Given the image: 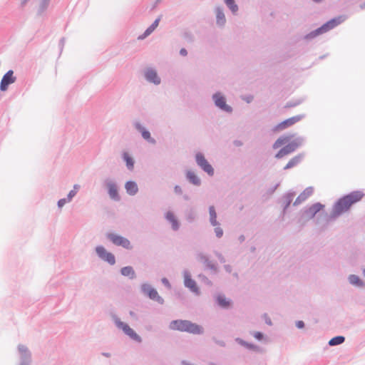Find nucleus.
I'll return each instance as SVG.
<instances>
[{"label": "nucleus", "instance_id": "obj_44", "mask_svg": "<svg viewBox=\"0 0 365 365\" xmlns=\"http://www.w3.org/2000/svg\"><path fill=\"white\" fill-rule=\"evenodd\" d=\"M214 254L221 263H225V257L222 255V253L215 251Z\"/></svg>", "mask_w": 365, "mask_h": 365}, {"label": "nucleus", "instance_id": "obj_6", "mask_svg": "<svg viewBox=\"0 0 365 365\" xmlns=\"http://www.w3.org/2000/svg\"><path fill=\"white\" fill-rule=\"evenodd\" d=\"M106 237L115 246L121 247L128 250H131L133 249L130 241L125 237L114 232H108L106 234Z\"/></svg>", "mask_w": 365, "mask_h": 365}, {"label": "nucleus", "instance_id": "obj_39", "mask_svg": "<svg viewBox=\"0 0 365 365\" xmlns=\"http://www.w3.org/2000/svg\"><path fill=\"white\" fill-rule=\"evenodd\" d=\"M133 128L140 134L146 130V128L138 120H135L132 123Z\"/></svg>", "mask_w": 365, "mask_h": 365}, {"label": "nucleus", "instance_id": "obj_50", "mask_svg": "<svg viewBox=\"0 0 365 365\" xmlns=\"http://www.w3.org/2000/svg\"><path fill=\"white\" fill-rule=\"evenodd\" d=\"M199 277L200 278H202V279L208 284H211V282L207 279V277H206L205 276L202 275V274H200L199 275Z\"/></svg>", "mask_w": 365, "mask_h": 365}, {"label": "nucleus", "instance_id": "obj_27", "mask_svg": "<svg viewBox=\"0 0 365 365\" xmlns=\"http://www.w3.org/2000/svg\"><path fill=\"white\" fill-rule=\"evenodd\" d=\"M294 196H295L294 192H289L282 197V205H283V213H284L286 212V210L292 203Z\"/></svg>", "mask_w": 365, "mask_h": 365}, {"label": "nucleus", "instance_id": "obj_7", "mask_svg": "<svg viewBox=\"0 0 365 365\" xmlns=\"http://www.w3.org/2000/svg\"><path fill=\"white\" fill-rule=\"evenodd\" d=\"M103 187L106 189L109 197L115 201L120 200V196L118 193V185L116 181L111 178H107L103 180Z\"/></svg>", "mask_w": 365, "mask_h": 365}, {"label": "nucleus", "instance_id": "obj_41", "mask_svg": "<svg viewBox=\"0 0 365 365\" xmlns=\"http://www.w3.org/2000/svg\"><path fill=\"white\" fill-rule=\"evenodd\" d=\"M250 334L258 341L267 340V337L260 331H250Z\"/></svg>", "mask_w": 365, "mask_h": 365}, {"label": "nucleus", "instance_id": "obj_24", "mask_svg": "<svg viewBox=\"0 0 365 365\" xmlns=\"http://www.w3.org/2000/svg\"><path fill=\"white\" fill-rule=\"evenodd\" d=\"M125 189L128 195L134 196L138 192V186L136 182L133 180L127 181L125 183Z\"/></svg>", "mask_w": 365, "mask_h": 365}, {"label": "nucleus", "instance_id": "obj_12", "mask_svg": "<svg viewBox=\"0 0 365 365\" xmlns=\"http://www.w3.org/2000/svg\"><path fill=\"white\" fill-rule=\"evenodd\" d=\"M195 162L197 165L209 176H213L215 173L214 168L206 160L204 154L198 152L195 156Z\"/></svg>", "mask_w": 365, "mask_h": 365}, {"label": "nucleus", "instance_id": "obj_58", "mask_svg": "<svg viewBox=\"0 0 365 365\" xmlns=\"http://www.w3.org/2000/svg\"><path fill=\"white\" fill-rule=\"evenodd\" d=\"M312 1L315 2V3H321L324 0H312Z\"/></svg>", "mask_w": 365, "mask_h": 365}, {"label": "nucleus", "instance_id": "obj_57", "mask_svg": "<svg viewBox=\"0 0 365 365\" xmlns=\"http://www.w3.org/2000/svg\"><path fill=\"white\" fill-rule=\"evenodd\" d=\"M252 97H248V98L246 99V101H247V103H250V102L252 101Z\"/></svg>", "mask_w": 365, "mask_h": 365}, {"label": "nucleus", "instance_id": "obj_20", "mask_svg": "<svg viewBox=\"0 0 365 365\" xmlns=\"http://www.w3.org/2000/svg\"><path fill=\"white\" fill-rule=\"evenodd\" d=\"M347 281L349 284L352 287L358 289L365 288V281H364L356 274H351L348 275Z\"/></svg>", "mask_w": 365, "mask_h": 365}, {"label": "nucleus", "instance_id": "obj_61", "mask_svg": "<svg viewBox=\"0 0 365 365\" xmlns=\"http://www.w3.org/2000/svg\"><path fill=\"white\" fill-rule=\"evenodd\" d=\"M298 104H299V103H293V104H292V103H290V104L289 105V106H297V105H298Z\"/></svg>", "mask_w": 365, "mask_h": 365}, {"label": "nucleus", "instance_id": "obj_29", "mask_svg": "<svg viewBox=\"0 0 365 365\" xmlns=\"http://www.w3.org/2000/svg\"><path fill=\"white\" fill-rule=\"evenodd\" d=\"M209 210V222L212 226L220 225V222L217 220V212L213 205H210L208 208Z\"/></svg>", "mask_w": 365, "mask_h": 365}, {"label": "nucleus", "instance_id": "obj_8", "mask_svg": "<svg viewBox=\"0 0 365 365\" xmlns=\"http://www.w3.org/2000/svg\"><path fill=\"white\" fill-rule=\"evenodd\" d=\"M140 292L150 299L158 302L160 304H164V299L158 294L157 290L148 283H143L140 285Z\"/></svg>", "mask_w": 365, "mask_h": 365}, {"label": "nucleus", "instance_id": "obj_28", "mask_svg": "<svg viewBox=\"0 0 365 365\" xmlns=\"http://www.w3.org/2000/svg\"><path fill=\"white\" fill-rule=\"evenodd\" d=\"M120 274L124 276L128 277L130 279H133L136 277L135 272L133 267L126 266L123 267L120 270Z\"/></svg>", "mask_w": 365, "mask_h": 365}, {"label": "nucleus", "instance_id": "obj_42", "mask_svg": "<svg viewBox=\"0 0 365 365\" xmlns=\"http://www.w3.org/2000/svg\"><path fill=\"white\" fill-rule=\"evenodd\" d=\"M213 227H215L214 232H215V236L217 238H221L223 236L224 232H223V230L221 228L220 225L213 226Z\"/></svg>", "mask_w": 365, "mask_h": 365}, {"label": "nucleus", "instance_id": "obj_37", "mask_svg": "<svg viewBox=\"0 0 365 365\" xmlns=\"http://www.w3.org/2000/svg\"><path fill=\"white\" fill-rule=\"evenodd\" d=\"M289 140V137H280L274 143L273 148L277 149L282 146V145L286 144Z\"/></svg>", "mask_w": 365, "mask_h": 365}, {"label": "nucleus", "instance_id": "obj_23", "mask_svg": "<svg viewBox=\"0 0 365 365\" xmlns=\"http://www.w3.org/2000/svg\"><path fill=\"white\" fill-rule=\"evenodd\" d=\"M314 188L312 187H307L295 200L294 205H298L305 201L309 196L313 194Z\"/></svg>", "mask_w": 365, "mask_h": 365}, {"label": "nucleus", "instance_id": "obj_11", "mask_svg": "<svg viewBox=\"0 0 365 365\" xmlns=\"http://www.w3.org/2000/svg\"><path fill=\"white\" fill-rule=\"evenodd\" d=\"M97 256L103 262H107L110 265H114L116 262L115 257L108 252L103 245H98L95 248Z\"/></svg>", "mask_w": 365, "mask_h": 365}, {"label": "nucleus", "instance_id": "obj_5", "mask_svg": "<svg viewBox=\"0 0 365 365\" xmlns=\"http://www.w3.org/2000/svg\"><path fill=\"white\" fill-rule=\"evenodd\" d=\"M111 317L115 327L122 330L125 335L136 342L140 343L142 341V338L128 324L123 322L117 315L113 314Z\"/></svg>", "mask_w": 365, "mask_h": 365}, {"label": "nucleus", "instance_id": "obj_10", "mask_svg": "<svg viewBox=\"0 0 365 365\" xmlns=\"http://www.w3.org/2000/svg\"><path fill=\"white\" fill-rule=\"evenodd\" d=\"M324 207V205L320 202H316L310 207L304 208L301 211L300 221L306 222L312 219Z\"/></svg>", "mask_w": 365, "mask_h": 365}, {"label": "nucleus", "instance_id": "obj_36", "mask_svg": "<svg viewBox=\"0 0 365 365\" xmlns=\"http://www.w3.org/2000/svg\"><path fill=\"white\" fill-rule=\"evenodd\" d=\"M197 217L195 211L191 208L186 211L185 219L188 222H192L195 220Z\"/></svg>", "mask_w": 365, "mask_h": 365}, {"label": "nucleus", "instance_id": "obj_13", "mask_svg": "<svg viewBox=\"0 0 365 365\" xmlns=\"http://www.w3.org/2000/svg\"><path fill=\"white\" fill-rule=\"evenodd\" d=\"M212 99L215 103V106L220 108L221 110L228 113H231L232 112V108L227 104L226 98L221 92L215 93L212 96Z\"/></svg>", "mask_w": 365, "mask_h": 365}, {"label": "nucleus", "instance_id": "obj_51", "mask_svg": "<svg viewBox=\"0 0 365 365\" xmlns=\"http://www.w3.org/2000/svg\"><path fill=\"white\" fill-rule=\"evenodd\" d=\"M238 240L240 243L243 242L245 240V237L244 235H241L238 237Z\"/></svg>", "mask_w": 365, "mask_h": 365}, {"label": "nucleus", "instance_id": "obj_63", "mask_svg": "<svg viewBox=\"0 0 365 365\" xmlns=\"http://www.w3.org/2000/svg\"><path fill=\"white\" fill-rule=\"evenodd\" d=\"M183 197H184V199H185V200H187L189 199V197H188V196H187V195H185Z\"/></svg>", "mask_w": 365, "mask_h": 365}, {"label": "nucleus", "instance_id": "obj_49", "mask_svg": "<svg viewBox=\"0 0 365 365\" xmlns=\"http://www.w3.org/2000/svg\"><path fill=\"white\" fill-rule=\"evenodd\" d=\"M179 53L182 56H186L187 55V51L185 48H181Z\"/></svg>", "mask_w": 365, "mask_h": 365}, {"label": "nucleus", "instance_id": "obj_59", "mask_svg": "<svg viewBox=\"0 0 365 365\" xmlns=\"http://www.w3.org/2000/svg\"><path fill=\"white\" fill-rule=\"evenodd\" d=\"M360 7L361 9H365V3L361 4Z\"/></svg>", "mask_w": 365, "mask_h": 365}, {"label": "nucleus", "instance_id": "obj_35", "mask_svg": "<svg viewBox=\"0 0 365 365\" xmlns=\"http://www.w3.org/2000/svg\"><path fill=\"white\" fill-rule=\"evenodd\" d=\"M141 136L142 138L146 140L148 143H150V144H153V145H155L156 143V140L151 137V134L149 132V130H148L147 129L145 130L142 133H141Z\"/></svg>", "mask_w": 365, "mask_h": 365}, {"label": "nucleus", "instance_id": "obj_62", "mask_svg": "<svg viewBox=\"0 0 365 365\" xmlns=\"http://www.w3.org/2000/svg\"><path fill=\"white\" fill-rule=\"evenodd\" d=\"M362 274L365 277V267L362 269Z\"/></svg>", "mask_w": 365, "mask_h": 365}, {"label": "nucleus", "instance_id": "obj_31", "mask_svg": "<svg viewBox=\"0 0 365 365\" xmlns=\"http://www.w3.org/2000/svg\"><path fill=\"white\" fill-rule=\"evenodd\" d=\"M122 157L123 160L125 162L127 169L130 171L133 170L135 160L133 157L130 156L127 152H124L122 155Z\"/></svg>", "mask_w": 365, "mask_h": 365}, {"label": "nucleus", "instance_id": "obj_64", "mask_svg": "<svg viewBox=\"0 0 365 365\" xmlns=\"http://www.w3.org/2000/svg\"><path fill=\"white\" fill-rule=\"evenodd\" d=\"M255 250V247H252L251 248V251H252V252H254Z\"/></svg>", "mask_w": 365, "mask_h": 365}, {"label": "nucleus", "instance_id": "obj_34", "mask_svg": "<svg viewBox=\"0 0 365 365\" xmlns=\"http://www.w3.org/2000/svg\"><path fill=\"white\" fill-rule=\"evenodd\" d=\"M345 341V337L343 336H336L331 338L328 344L331 346H337L343 344Z\"/></svg>", "mask_w": 365, "mask_h": 365}, {"label": "nucleus", "instance_id": "obj_1", "mask_svg": "<svg viewBox=\"0 0 365 365\" xmlns=\"http://www.w3.org/2000/svg\"><path fill=\"white\" fill-rule=\"evenodd\" d=\"M364 195L361 191L356 190L339 198L333 205L329 215L330 219L335 220L343 213L347 212L351 205L360 201Z\"/></svg>", "mask_w": 365, "mask_h": 365}, {"label": "nucleus", "instance_id": "obj_14", "mask_svg": "<svg viewBox=\"0 0 365 365\" xmlns=\"http://www.w3.org/2000/svg\"><path fill=\"white\" fill-rule=\"evenodd\" d=\"M184 278V286L189 289L191 292L197 296L200 294V290L196 282L192 279L191 274L188 270H184L182 272Z\"/></svg>", "mask_w": 365, "mask_h": 365}, {"label": "nucleus", "instance_id": "obj_30", "mask_svg": "<svg viewBox=\"0 0 365 365\" xmlns=\"http://www.w3.org/2000/svg\"><path fill=\"white\" fill-rule=\"evenodd\" d=\"M303 158H304L303 154H299V155L294 156L288 162V163L284 166V169L288 170V169H291V168L297 166L299 163H301Z\"/></svg>", "mask_w": 365, "mask_h": 365}, {"label": "nucleus", "instance_id": "obj_48", "mask_svg": "<svg viewBox=\"0 0 365 365\" xmlns=\"http://www.w3.org/2000/svg\"><path fill=\"white\" fill-rule=\"evenodd\" d=\"M296 327L298 328V329H302L304 327V323L303 321H297L296 322Z\"/></svg>", "mask_w": 365, "mask_h": 365}, {"label": "nucleus", "instance_id": "obj_9", "mask_svg": "<svg viewBox=\"0 0 365 365\" xmlns=\"http://www.w3.org/2000/svg\"><path fill=\"white\" fill-rule=\"evenodd\" d=\"M304 142L302 137H298L280 149L276 154L275 158H282L284 156L294 152L298 147L301 146Z\"/></svg>", "mask_w": 365, "mask_h": 365}, {"label": "nucleus", "instance_id": "obj_15", "mask_svg": "<svg viewBox=\"0 0 365 365\" xmlns=\"http://www.w3.org/2000/svg\"><path fill=\"white\" fill-rule=\"evenodd\" d=\"M143 76L146 81L155 86L160 85L161 78L158 76L157 71L152 67H148L144 69Z\"/></svg>", "mask_w": 365, "mask_h": 365}, {"label": "nucleus", "instance_id": "obj_32", "mask_svg": "<svg viewBox=\"0 0 365 365\" xmlns=\"http://www.w3.org/2000/svg\"><path fill=\"white\" fill-rule=\"evenodd\" d=\"M217 304L223 309H227L230 307V302L224 295L219 294L216 297Z\"/></svg>", "mask_w": 365, "mask_h": 365}, {"label": "nucleus", "instance_id": "obj_60", "mask_svg": "<svg viewBox=\"0 0 365 365\" xmlns=\"http://www.w3.org/2000/svg\"><path fill=\"white\" fill-rule=\"evenodd\" d=\"M266 323H267V324H269V325H271V324H272V322H271V320H270V319L267 320V321H266Z\"/></svg>", "mask_w": 365, "mask_h": 365}, {"label": "nucleus", "instance_id": "obj_19", "mask_svg": "<svg viewBox=\"0 0 365 365\" xmlns=\"http://www.w3.org/2000/svg\"><path fill=\"white\" fill-rule=\"evenodd\" d=\"M164 217L166 221L171 225L173 231H178L180 229V223L173 211H167Z\"/></svg>", "mask_w": 365, "mask_h": 365}, {"label": "nucleus", "instance_id": "obj_47", "mask_svg": "<svg viewBox=\"0 0 365 365\" xmlns=\"http://www.w3.org/2000/svg\"><path fill=\"white\" fill-rule=\"evenodd\" d=\"M223 267L227 273H231L232 272V267L230 264H224Z\"/></svg>", "mask_w": 365, "mask_h": 365}, {"label": "nucleus", "instance_id": "obj_3", "mask_svg": "<svg viewBox=\"0 0 365 365\" xmlns=\"http://www.w3.org/2000/svg\"><path fill=\"white\" fill-rule=\"evenodd\" d=\"M346 18L344 16H339L334 19H331V20L328 21L320 27L305 35L304 38L306 40H312L316 38L317 36L323 34L330 31L331 29H333L338 25L343 23L346 20Z\"/></svg>", "mask_w": 365, "mask_h": 365}, {"label": "nucleus", "instance_id": "obj_26", "mask_svg": "<svg viewBox=\"0 0 365 365\" xmlns=\"http://www.w3.org/2000/svg\"><path fill=\"white\" fill-rule=\"evenodd\" d=\"M186 179L193 185L200 186L201 185L200 178L192 170H187L185 174Z\"/></svg>", "mask_w": 365, "mask_h": 365}, {"label": "nucleus", "instance_id": "obj_4", "mask_svg": "<svg viewBox=\"0 0 365 365\" xmlns=\"http://www.w3.org/2000/svg\"><path fill=\"white\" fill-rule=\"evenodd\" d=\"M16 365H32V352L24 344H19L16 348Z\"/></svg>", "mask_w": 365, "mask_h": 365}, {"label": "nucleus", "instance_id": "obj_38", "mask_svg": "<svg viewBox=\"0 0 365 365\" xmlns=\"http://www.w3.org/2000/svg\"><path fill=\"white\" fill-rule=\"evenodd\" d=\"M80 187H81V186L78 184H75L73 185V190H71L67 195L66 198H67L68 201L71 202L73 200V198L76 195Z\"/></svg>", "mask_w": 365, "mask_h": 365}, {"label": "nucleus", "instance_id": "obj_54", "mask_svg": "<svg viewBox=\"0 0 365 365\" xmlns=\"http://www.w3.org/2000/svg\"><path fill=\"white\" fill-rule=\"evenodd\" d=\"M102 355L106 356V357H107V358H109V357L111 356V354L110 353H108V352H103Z\"/></svg>", "mask_w": 365, "mask_h": 365}, {"label": "nucleus", "instance_id": "obj_45", "mask_svg": "<svg viewBox=\"0 0 365 365\" xmlns=\"http://www.w3.org/2000/svg\"><path fill=\"white\" fill-rule=\"evenodd\" d=\"M161 282L167 288H168V289L171 288V284L167 278H165V277L162 278Z\"/></svg>", "mask_w": 365, "mask_h": 365}, {"label": "nucleus", "instance_id": "obj_17", "mask_svg": "<svg viewBox=\"0 0 365 365\" xmlns=\"http://www.w3.org/2000/svg\"><path fill=\"white\" fill-rule=\"evenodd\" d=\"M196 258L197 260L202 262L207 269L211 270L214 273H217L218 272V268H217V264L215 263L212 262V261H210L208 257L206 255H205L204 253L198 252L196 255Z\"/></svg>", "mask_w": 365, "mask_h": 365}, {"label": "nucleus", "instance_id": "obj_22", "mask_svg": "<svg viewBox=\"0 0 365 365\" xmlns=\"http://www.w3.org/2000/svg\"><path fill=\"white\" fill-rule=\"evenodd\" d=\"M235 341L236 342H237L240 345L250 349V350H252L255 352H257V353H263L264 352V349L260 347L258 345H256V344H251V343H249L240 338H236L235 339Z\"/></svg>", "mask_w": 365, "mask_h": 365}, {"label": "nucleus", "instance_id": "obj_55", "mask_svg": "<svg viewBox=\"0 0 365 365\" xmlns=\"http://www.w3.org/2000/svg\"><path fill=\"white\" fill-rule=\"evenodd\" d=\"M28 1H29V0H22V1H21V6L22 7H24V6L26 4V3L28 2Z\"/></svg>", "mask_w": 365, "mask_h": 365}, {"label": "nucleus", "instance_id": "obj_46", "mask_svg": "<svg viewBox=\"0 0 365 365\" xmlns=\"http://www.w3.org/2000/svg\"><path fill=\"white\" fill-rule=\"evenodd\" d=\"M174 192L177 195H182V189L180 185H175L174 187Z\"/></svg>", "mask_w": 365, "mask_h": 365}, {"label": "nucleus", "instance_id": "obj_16", "mask_svg": "<svg viewBox=\"0 0 365 365\" xmlns=\"http://www.w3.org/2000/svg\"><path fill=\"white\" fill-rule=\"evenodd\" d=\"M16 81V77L14 76L12 70L8 71L2 77L0 83V90L6 91L10 84L14 83Z\"/></svg>", "mask_w": 365, "mask_h": 365}, {"label": "nucleus", "instance_id": "obj_43", "mask_svg": "<svg viewBox=\"0 0 365 365\" xmlns=\"http://www.w3.org/2000/svg\"><path fill=\"white\" fill-rule=\"evenodd\" d=\"M68 202H71L68 201L66 197L61 198L57 202L58 207L59 209H61L65 205V204L68 203Z\"/></svg>", "mask_w": 365, "mask_h": 365}, {"label": "nucleus", "instance_id": "obj_56", "mask_svg": "<svg viewBox=\"0 0 365 365\" xmlns=\"http://www.w3.org/2000/svg\"><path fill=\"white\" fill-rule=\"evenodd\" d=\"M232 275H233V277H235L236 279H238V277H239V275H238V274H237V272L233 273V274H232Z\"/></svg>", "mask_w": 365, "mask_h": 365}, {"label": "nucleus", "instance_id": "obj_18", "mask_svg": "<svg viewBox=\"0 0 365 365\" xmlns=\"http://www.w3.org/2000/svg\"><path fill=\"white\" fill-rule=\"evenodd\" d=\"M303 118H304L303 115H295L292 118H289L288 119H286L284 121L279 123L277 125H276V127L274 128V130H284V129L294 125V123L299 122Z\"/></svg>", "mask_w": 365, "mask_h": 365}, {"label": "nucleus", "instance_id": "obj_40", "mask_svg": "<svg viewBox=\"0 0 365 365\" xmlns=\"http://www.w3.org/2000/svg\"><path fill=\"white\" fill-rule=\"evenodd\" d=\"M49 1L50 0H41L38 11V14H41L47 9Z\"/></svg>", "mask_w": 365, "mask_h": 365}, {"label": "nucleus", "instance_id": "obj_21", "mask_svg": "<svg viewBox=\"0 0 365 365\" xmlns=\"http://www.w3.org/2000/svg\"><path fill=\"white\" fill-rule=\"evenodd\" d=\"M215 13L216 16V24L220 27L224 26L226 24V18L223 9L221 6H216L215 8Z\"/></svg>", "mask_w": 365, "mask_h": 365}, {"label": "nucleus", "instance_id": "obj_33", "mask_svg": "<svg viewBox=\"0 0 365 365\" xmlns=\"http://www.w3.org/2000/svg\"><path fill=\"white\" fill-rule=\"evenodd\" d=\"M225 4L227 6V8L231 11L232 14H237L239 7L237 4L235 3V0H224Z\"/></svg>", "mask_w": 365, "mask_h": 365}, {"label": "nucleus", "instance_id": "obj_25", "mask_svg": "<svg viewBox=\"0 0 365 365\" xmlns=\"http://www.w3.org/2000/svg\"><path fill=\"white\" fill-rule=\"evenodd\" d=\"M160 19H161L160 16L158 17L153 22V24L144 31V33L142 35L138 36V39L143 40V39L145 38L146 37H148V36H150L155 31V29L158 27L159 22L160 21Z\"/></svg>", "mask_w": 365, "mask_h": 365}, {"label": "nucleus", "instance_id": "obj_2", "mask_svg": "<svg viewBox=\"0 0 365 365\" xmlns=\"http://www.w3.org/2000/svg\"><path fill=\"white\" fill-rule=\"evenodd\" d=\"M169 328L172 330L186 331L193 334H201L203 333V329L201 326L188 320H173L170 323Z\"/></svg>", "mask_w": 365, "mask_h": 365}, {"label": "nucleus", "instance_id": "obj_53", "mask_svg": "<svg viewBox=\"0 0 365 365\" xmlns=\"http://www.w3.org/2000/svg\"><path fill=\"white\" fill-rule=\"evenodd\" d=\"M64 43H65V38H61L60 42H59V46H61V48L64 46Z\"/></svg>", "mask_w": 365, "mask_h": 365}, {"label": "nucleus", "instance_id": "obj_52", "mask_svg": "<svg viewBox=\"0 0 365 365\" xmlns=\"http://www.w3.org/2000/svg\"><path fill=\"white\" fill-rule=\"evenodd\" d=\"M234 145H235V146L239 147V146L242 145V143L240 140H235V141H234Z\"/></svg>", "mask_w": 365, "mask_h": 365}]
</instances>
